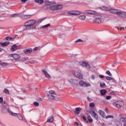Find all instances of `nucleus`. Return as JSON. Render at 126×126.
Wrapping results in <instances>:
<instances>
[{
  "mask_svg": "<svg viewBox=\"0 0 126 126\" xmlns=\"http://www.w3.org/2000/svg\"><path fill=\"white\" fill-rule=\"evenodd\" d=\"M36 23V20H31L26 22L24 24L25 27L27 30H33L36 29V27H33L34 24Z\"/></svg>",
  "mask_w": 126,
  "mask_h": 126,
  "instance_id": "nucleus-1",
  "label": "nucleus"
},
{
  "mask_svg": "<svg viewBox=\"0 0 126 126\" xmlns=\"http://www.w3.org/2000/svg\"><path fill=\"white\" fill-rule=\"evenodd\" d=\"M72 73L77 78H78V79H82L83 78V76H82V74L79 71L74 70L72 71Z\"/></svg>",
  "mask_w": 126,
  "mask_h": 126,
  "instance_id": "nucleus-2",
  "label": "nucleus"
},
{
  "mask_svg": "<svg viewBox=\"0 0 126 126\" xmlns=\"http://www.w3.org/2000/svg\"><path fill=\"white\" fill-rule=\"evenodd\" d=\"M63 7V5H54L51 6L50 8L51 10H59L62 9Z\"/></svg>",
  "mask_w": 126,
  "mask_h": 126,
  "instance_id": "nucleus-3",
  "label": "nucleus"
},
{
  "mask_svg": "<svg viewBox=\"0 0 126 126\" xmlns=\"http://www.w3.org/2000/svg\"><path fill=\"white\" fill-rule=\"evenodd\" d=\"M114 104L116 107L119 108H122V107H123L124 105H125L124 102L121 100L116 101Z\"/></svg>",
  "mask_w": 126,
  "mask_h": 126,
  "instance_id": "nucleus-4",
  "label": "nucleus"
},
{
  "mask_svg": "<svg viewBox=\"0 0 126 126\" xmlns=\"http://www.w3.org/2000/svg\"><path fill=\"white\" fill-rule=\"evenodd\" d=\"M79 84L80 85V86H82L83 87H88L91 86L89 83H85V82L83 80L80 81L79 82Z\"/></svg>",
  "mask_w": 126,
  "mask_h": 126,
  "instance_id": "nucleus-5",
  "label": "nucleus"
},
{
  "mask_svg": "<svg viewBox=\"0 0 126 126\" xmlns=\"http://www.w3.org/2000/svg\"><path fill=\"white\" fill-rule=\"evenodd\" d=\"M117 16L122 18H126V12H123L122 11H118L117 13Z\"/></svg>",
  "mask_w": 126,
  "mask_h": 126,
  "instance_id": "nucleus-6",
  "label": "nucleus"
},
{
  "mask_svg": "<svg viewBox=\"0 0 126 126\" xmlns=\"http://www.w3.org/2000/svg\"><path fill=\"white\" fill-rule=\"evenodd\" d=\"M90 115H91L92 117L94 118V119H95L96 121H98L99 120V117H98V115L95 113V111L94 110H92L91 112H90Z\"/></svg>",
  "mask_w": 126,
  "mask_h": 126,
  "instance_id": "nucleus-7",
  "label": "nucleus"
},
{
  "mask_svg": "<svg viewBox=\"0 0 126 126\" xmlns=\"http://www.w3.org/2000/svg\"><path fill=\"white\" fill-rule=\"evenodd\" d=\"M81 65L83 67H86V68H88L89 69H90V68H91V66H90V64L88 63V62H82Z\"/></svg>",
  "mask_w": 126,
  "mask_h": 126,
  "instance_id": "nucleus-8",
  "label": "nucleus"
},
{
  "mask_svg": "<svg viewBox=\"0 0 126 126\" xmlns=\"http://www.w3.org/2000/svg\"><path fill=\"white\" fill-rule=\"evenodd\" d=\"M9 57H11L14 59V60H19V59L21 58L20 55L17 54H10Z\"/></svg>",
  "mask_w": 126,
  "mask_h": 126,
  "instance_id": "nucleus-9",
  "label": "nucleus"
},
{
  "mask_svg": "<svg viewBox=\"0 0 126 126\" xmlns=\"http://www.w3.org/2000/svg\"><path fill=\"white\" fill-rule=\"evenodd\" d=\"M85 14H96L97 12L91 10H86L85 11Z\"/></svg>",
  "mask_w": 126,
  "mask_h": 126,
  "instance_id": "nucleus-10",
  "label": "nucleus"
},
{
  "mask_svg": "<svg viewBox=\"0 0 126 126\" xmlns=\"http://www.w3.org/2000/svg\"><path fill=\"white\" fill-rule=\"evenodd\" d=\"M31 16V15L23 14L22 15H20V17L22 19H28V18H30Z\"/></svg>",
  "mask_w": 126,
  "mask_h": 126,
  "instance_id": "nucleus-11",
  "label": "nucleus"
},
{
  "mask_svg": "<svg viewBox=\"0 0 126 126\" xmlns=\"http://www.w3.org/2000/svg\"><path fill=\"white\" fill-rule=\"evenodd\" d=\"M120 10L118 9H109V11L111 13H113L114 14H116L118 15V13Z\"/></svg>",
  "mask_w": 126,
  "mask_h": 126,
  "instance_id": "nucleus-12",
  "label": "nucleus"
},
{
  "mask_svg": "<svg viewBox=\"0 0 126 126\" xmlns=\"http://www.w3.org/2000/svg\"><path fill=\"white\" fill-rule=\"evenodd\" d=\"M71 15H78V14H81V12L79 11H71L69 12Z\"/></svg>",
  "mask_w": 126,
  "mask_h": 126,
  "instance_id": "nucleus-13",
  "label": "nucleus"
},
{
  "mask_svg": "<svg viewBox=\"0 0 126 126\" xmlns=\"http://www.w3.org/2000/svg\"><path fill=\"white\" fill-rule=\"evenodd\" d=\"M42 72H43L44 75L47 78H48V79H50L51 78V75L49 74L47 71H46L45 70H42Z\"/></svg>",
  "mask_w": 126,
  "mask_h": 126,
  "instance_id": "nucleus-14",
  "label": "nucleus"
},
{
  "mask_svg": "<svg viewBox=\"0 0 126 126\" xmlns=\"http://www.w3.org/2000/svg\"><path fill=\"white\" fill-rule=\"evenodd\" d=\"M9 45V42L6 41L5 42H0V47H6V46H8Z\"/></svg>",
  "mask_w": 126,
  "mask_h": 126,
  "instance_id": "nucleus-15",
  "label": "nucleus"
},
{
  "mask_svg": "<svg viewBox=\"0 0 126 126\" xmlns=\"http://www.w3.org/2000/svg\"><path fill=\"white\" fill-rule=\"evenodd\" d=\"M68 82L71 83V84H73L75 85H77V83H76V82H77V80H75L74 79H70L68 80Z\"/></svg>",
  "mask_w": 126,
  "mask_h": 126,
  "instance_id": "nucleus-16",
  "label": "nucleus"
},
{
  "mask_svg": "<svg viewBox=\"0 0 126 126\" xmlns=\"http://www.w3.org/2000/svg\"><path fill=\"white\" fill-rule=\"evenodd\" d=\"M81 110H82V108H79V107H76L75 108V113L77 115H79L80 114V112H81Z\"/></svg>",
  "mask_w": 126,
  "mask_h": 126,
  "instance_id": "nucleus-17",
  "label": "nucleus"
},
{
  "mask_svg": "<svg viewBox=\"0 0 126 126\" xmlns=\"http://www.w3.org/2000/svg\"><path fill=\"white\" fill-rule=\"evenodd\" d=\"M98 113L99 114V115H100L101 117H102V118H105V112L104 111H103V110H99L98 111Z\"/></svg>",
  "mask_w": 126,
  "mask_h": 126,
  "instance_id": "nucleus-18",
  "label": "nucleus"
},
{
  "mask_svg": "<svg viewBox=\"0 0 126 126\" xmlns=\"http://www.w3.org/2000/svg\"><path fill=\"white\" fill-rule=\"evenodd\" d=\"M18 49V46L16 45V44H14L11 47V50L13 52H14V51H16L17 49Z\"/></svg>",
  "mask_w": 126,
  "mask_h": 126,
  "instance_id": "nucleus-19",
  "label": "nucleus"
},
{
  "mask_svg": "<svg viewBox=\"0 0 126 126\" xmlns=\"http://www.w3.org/2000/svg\"><path fill=\"white\" fill-rule=\"evenodd\" d=\"M100 92L101 96H105V95H106V94L107 93V91L105 89H103L101 90Z\"/></svg>",
  "mask_w": 126,
  "mask_h": 126,
  "instance_id": "nucleus-20",
  "label": "nucleus"
},
{
  "mask_svg": "<svg viewBox=\"0 0 126 126\" xmlns=\"http://www.w3.org/2000/svg\"><path fill=\"white\" fill-rule=\"evenodd\" d=\"M100 9L104 10V11H109L110 10V8H109V7L104 6L101 7Z\"/></svg>",
  "mask_w": 126,
  "mask_h": 126,
  "instance_id": "nucleus-21",
  "label": "nucleus"
},
{
  "mask_svg": "<svg viewBox=\"0 0 126 126\" xmlns=\"http://www.w3.org/2000/svg\"><path fill=\"white\" fill-rule=\"evenodd\" d=\"M32 48L25 49V50H24V53L25 54H28V53H32Z\"/></svg>",
  "mask_w": 126,
  "mask_h": 126,
  "instance_id": "nucleus-22",
  "label": "nucleus"
},
{
  "mask_svg": "<svg viewBox=\"0 0 126 126\" xmlns=\"http://www.w3.org/2000/svg\"><path fill=\"white\" fill-rule=\"evenodd\" d=\"M94 21L95 23H100L101 22V17L95 18L94 20Z\"/></svg>",
  "mask_w": 126,
  "mask_h": 126,
  "instance_id": "nucleus-23",
  "label": "nucleus"
},
{
  "mask_svg": "<svg viewBox=\"0 0 126 126\" xmlns=\"http://www.w3.org/2000/svg\"><path fill=\"white\" fill-rule=\"evenodd\" d=\"M54 122V117L51 116L49 117L47 120V123H53Z\"/></svg>",
  "mask_w": 126,
  "mask_h": 126,
  "instance_id": "nucleus-24",
  "label": "nucleus"
},
{
  "mask_svg": "<svg viewBox=\"0 0 126 126\" xmlns=\"http://www.w3.org/2000/svg\"><path fill=\"white\" fill-rule=\"evenodd\" d=\"M120 122L123 123L124 124H126V118L122 117L119 120Z\"/></svg>",
  "mask_w": 126,
  "mask_h": 126,
  "instance_id": "nucleus-25",
  "label": "nucleus"
},
{
  "mask_svg": "<svg viewBox=\"0 0 126 126\" xmlns=\"http://www.w3.org/2000/svg\"><path fill=\"white\" fill-rule=\"evenodd\" d=\"M8 112L10 114V115H11L12 116H14L15 117H16V116H17V113H13L12 111H11V110H10V109H8Z\"/></svg>",
  "mask_w": 126,
  "mask_h": 126,
  "instance_id": "nucleus-26",
  "label": "nucleus"
},
{
  "mask_svg": "<svg viewBox=\"0 0 126 126\" xmlns=\"http://www.w3.org/2000/svg\"><path fill=\"white\" fill-rule=\"evenodd\" d=\"M47 96L48 97L49 99H50V100H54V99H55V96H54L53 94H47Z\"/></svg>",
  "mask_w": 126,
  "mask_h": 126,
  "instance_id": "nucleus-27",
  "label": "nucleus"
},
{
  "mask_svg": "<svg viewBox=\"0 0 126 126\" xmlns=\"http://www.w3.org/2000/svg\"><path fill=\"white\" fill-rule=\"evenodd\" d=\"M14 39H15L14 37L13 38L10 36H7L5 37V40H6V41H13Z\"/></svg>",
  "mask_w": 126,
  "mask_h": 126,
  "instance_id": "nucleus-28",
  "label": "nucleus"
},
{
  "mask_svg": "<svg viewBox=\"0 0 126 126\" xmlns=\"http://www.w3.org/2000/svg\"><path fill=\"white\" fill-rule=\"evenodd\" d=\"M16 117H17V118L19 119V120H20V121H23V117L20 114H17V115H16Z\"/></svg>",
  "mask_w": 126,
  "mask_h": 126,
  "instance_id": "nucleus-29",
  "label": "nucleus"
},
{
  "mask_svg": "<svg viewBox=\"0 0 126 126\" xmlns=\"http://www.w3.org/2000/svg\"><path fill=\"white\" fill-rule=\"evenodd\" d=\"M34 1L40 4H43V3H44V1L43 0H35Z\"/></svg>",
  "mask_w": 126,
  "mask_h": 126,
  "instance_id": "nucleus-30",
  "label": "nucleus"
},
{
  "mask_svg": "<svg viewBox=\"0 0 126 126\" xmlns=\"http://www.w3.org/2000/svg\"><path fill=\"white\" fill-rule=\"evenodd\" d=\"M79 19H80V20H84L85 18H86V16L85 15H80L78 17Z\"/></svg>",
  "mask_w": 126,
  "mask_h": 126,
  "instance_id": "nucleus-31",
  "label": "nucleus"
},
{
  "mask_svg": "<svg viewBox=\"0 0 126 126\" xmlns=\"http://www.w3.org/2000/svg\"><path fill=\"white\" fill-rule=\"evenodd\" d=\"M0 65L2 66H7V65H8V63L3 62L0 63Z\"/></svg>",
  "mask_w": 126,
  "mask_h": 126,
  "instance_id": "nucleus-32",
  "label": "nucleus"
},
{
  "mask_svg": "<svg viewBox=\"0 0 126 126\" xmlns=\"http://www.w3.org/2000/svg\"><path fill=\"white\" fill-rule=\"evenodd\" d=\"M100 86L102 88H105V87H106V84H105V83H100Z\"/></svg>",
  "mask_w": 126,
  "mask_h": 126,
  "instance_id": "nucleus-33",
  "label": "nucleus"
},
{
  "mask_svg": "<svg viewBox=\"0 0 126 126\" xmlns=\"http://www.w3.org/2000/svg\"><path fill=\"white\" fill-rule=\"evenodd\" d=\"M49 26H51V24H48L47 25H46L45 26H43L42 27H41L40 28H48V27H49Z\"/></svg>",
  "mask_w": 126,
  "mask_h": 126,
  "instance_id": "nucleus-34",
  "label": "nucleus"
},
{
  "mask_svg": "<svg viewBox=\"0 0 126 126\" xmlns=\"http://www.w3.org/2000/svg\"><path fill=\"white\" fill-rule=\"evenodd\" d=\"M81 118H82V119H83L84 121L85 122H86V123H88V121H87V120L86 119V117H85V116H83V115H81Z\"/></svg>",
  "mask_w": 126,
  "mask_h": 126,
  "instance_id": "nucleus-35",
  "label": "nucleus"
},
{
  "mask_svg": "<svg viewBox=\"0 0 126 126\" xmlns=\"http://www.w3.org/2000/svg\"><path fill=\"white\" fill-rule=\"evenodd\" d=\"M45 19H46V18H42L39 19L38 20V22H39V23H41V22H42L43 21H44Z\"/></svg>",
  "mask_w": 126,
  "mask_h": 126,
  "instance_id": "nucleus-36",
  "label": "nucleus"
},
{
  "mask_svg": "<svg viewBox=\"0 0 126 126\" xmlns=\"http://www.w3.org/2000/svg\"><path fill=\"white\" fill-rule=\"evenodd\" d=\"M106 80H112V81H114V79L112 77L107 76L106 77Z\"/></svg>",
  "mask_w": 126,
  "mask_h": 126,
  "instance_id": "nucleus-37",
  "label": "nucleus"
},
{
  "mask_svg": "<svg viewBox=\"0 0 126 126\" xmlns=\"http://www.w3.org/2000/svg\"><path fill=\"white\" fill-rule=\"evenodd\" d=\"M105 119H112L114 118V117H113V116L108 115L107 116H105Z\"/></svg>",
  "mask_w": 126,
  "mask_h": 126,
  "instance_id": "nucleus-38",
  "label": "nucleus"
},
{
  "mask_svg": "<svg viewBox=\"0 0 126 126\" xmlns=\"http://www.w3.org/2000/svg\"><path fill=\"white\" fill-rule=\"evenodd\" d=\"M106 73H107V74H108V75H109V76H112V73H111V72H110L109 70H107Z\"/></svg>",
  "mask_w": 126,
  "mask_h": 126,
  "instance_id": "nucleus-39",
  "label": "nucleus"
},
{
  "mask_svg": "<svg viewBox=\"0 0 126 126\" xmlns=\"http://www.w3.org/2000/svg\"><path fill=\"white\" fill-rule=\"evenodd\" d=\"M4 93H6V94H9V91L6 89H4Z\"/></svg>",
  "mask_w": 126,
  "mask_h": 126,
  "instance_id": "nucleus-40",
  "label": "nucleus"
},
{
  "mask_svg": "<svg viewBox=\"0 0 126 126\" xmlns=\"http://www.w3.org/2000/svg\"><path fill=\"white\" fill-rule=\"evenodd\" d=\"M2 104L3 107H6L7 106V103L5 101H3Z\"/></svg>",
  "mask_w": 126,
  "mask_h": 126,
  "instance_id": "nucleus-41",
  "label": "nucleus"
},
{
  "mask_svg": "<svg viewBox=\"0 0 126 126\" xmlns=\"http://www.w3.org/2000/svg\"><path fill=\"white\" fill-rule=\"evenodd\" d=\"M33 105L35 106V107H38V106H39V103L38 102H33Z\"/></svg>",
  "mask_w": 126,
  "mask_h": 126,
  "instance_id": "nucleus-42",
  "label": "nucleus"
},
{
  "mask_svg": "<svg viewBox=\"0 0 126 126\" xmlns=\"http://www.w3.org/2000/svg\"><path fill=\"white\" fill-rule=\"evenodd\" d=\"M112 98V96L111 95H107L106 97V100H110Z\"/></svg>",
  "mask_w": 126,
  "mask_h": 126,
  "instance_id": "nucleus-43",
  "label": "nucleus"
},
{
  "mask_svg": "<svg viewBox=\"0 0 126 126\" xmlns=\"http://www.w3.org/2000/svg\"><path fill=\"white\" fill-rule=\"evenodd\" d=\"M90 107H95V103H91L90 104Z\"/></svg>",
  "mask_w": 126,
  "mask_h": 126,
  "instance_id": "nucleus-44",
  "label": "nucleus"
},
{
  "mask_svg": "<svg viewBox=\"0 0 126 126\" xmlns=\"http://www.w3.org/2000/svg\"><path fill=\"white\" fill-rule=\"evenodd\" d=\"M79 42H83V40H82L81 39H78L76 41V43H79Z\"/></svg>",
  "mask_w": 126,
  "mask_h": 126,
  "instance_id": "nucleus-45",
  "label": "nucleus"
},
{
  "mask_svg": "<svg viewBox=\"0 0 126 126\" xmlns=\"http://www.w3.org/2000/svg\"><path fill=\"white\" fill-rule=\"evenodd\" d=\"M18 16V14H14L11 15V17H16Z\"/></svg>",
  "mask_w": 126,
  "mask_h": 126,
  "instance_id": "nucleus-46",
  "label": "nucleus"
},
{
  "mask_svg": "<svg viewBox=\"0 0 126 126\" xmlns=\"http://www.w3.org/2000/svg\"><path fill=\"white\" fill-rule=\"evenodd\" d=\"M49 93L50 94L53 95V94H55V92L54 91H50Z\"/></svg>",
  "mask_w": 126,
  "mask_h": 126,
  "instance_id": "nucleus-47",
  "label": "nucleus"
},
{
  "mask_svg": "<svg viewBox=\"0 0 126 126\" xmlns=\"http://www.w3.org/2000/svg\"><path fill=\"white\" fill-rule=\"evenodd\" d=\"M91 79H93V80H94V79H95V75H92L91 76Z\"/></svg>",
  "mask_w": 126,
  "mask_h": 126,
  "instance_id": "nucleus-48",
  "label": "nucleus"
},
{
  "mask_svg": "<svg viewBox=\"0 0 126 126\" xmlns=\"http://www.w3.org/2000/svg\"><path fill=\"white\" fill-rule=\"evenodd\" d=\"M28 58H23L22 60V62H26V61L27 60H28Z\"/></svg>",
  "mask_w": 126,
  "mask_h": 126,
  "instance_id": "nucleus-49",
  "label": "nucleus"
},
{
  "mask_svg": "<svg viewBox=\"0 0 126 126\" xmlns=\"http://www.w3.org/2000/svg\"><path fill=\"white\" fill-rule=\"evenodd\" d=\"M88 121L89 122V123H93V120H92V119H88Z\"/></svg>",
  "mask_w": 126,
  "mask_h": 126,
  "instance_id": "nucleus-50",
  "label": "nucleus"
},
{
  "mask_svg": "<svg viewBox=\"0 0 126 126\" xmlns=\"http://www.w3.org/2000/svg\"><path fill=\"white\" fill-rule=\"evenodd\" d=\"M99 77H100V78H101L102 79H103V78H104V75H99Z\"/></svg>",
  "mask_w": 126,
  "mask_h": 126,
  "instance_id": "nucleus-51",
  "label": "nucleus"
},
{
  "mask_svg": "<svg viewBox=\"0 0 126 126\" xmlns=\"http://www.w3.org/2000/svg\"><path fill=\"white\" fill-rule=\"evenodd\" d=\"M3 101V98L2 97H0V103H2Z\"/></svg>",
  "mask_w": 126,
  "mask_h": 126,
  "instance_id": "nucleus-52",
  "label": "nucleus"
},
{
  "mask_svg": "<svg viewBox=\"0 0 126 126\" xmlns=\"http://www.w3.org/2000/svg\"><path fill=\"white\" fill-rule=\"evenodd\" d=\"M92 99H91L90 97H88V101H89L90 102H91L92 101Z\"/></svg>",
  "mask_w": 126,
  "mask_h": 126,
  "instance_id": "nucleus-53",
  "label": "nucleus"
},
{
  "mask_svg": "<svg viewBox=\"0 0 126 126\" xmlns=\"http://www.w3.org/2000/svg\"><path fill=\"white\" fill-rule=\"evenodd\" d=\"M74 125H75V126H79V124L77 122H75Z\"/></svg>",
  "mask_w": 126,
  "mask_h": 126,
  "instance_id": "nucleus-54",
  "label": "nucleus"
},
{
  "mask_svg": "<svg viewBox=\"0 0 126 126\" xmlns=\"http://www.w3.org/2000/svg\"><path fill=\"white\" fill-rule=\"evenodd\" d=\"M105 112L107 114H108V113H109V110H108V109L107 108H105Z\"/></svg>",
  "mask_w": 126,
  "mask_h": 126,
  "instance_id": "nucleus-55",
  "label": "nucleus"
},
{
  "mask_svg": "<svg viewBox=\"0 0 126 126\" xmlns=\"http://www.w3.org/2000/svg\"><path fill=\"white\" fill-rule=\"evenodd\" d=\"M38 50V47H35L33 48V51H37Z\"/></svg>",
  "mask_w": 126,
  "mask_h": 126,
  "instance_id": "nucleus-56",
  "label": "nucleus"
},
{
  "mask_svg": "<svg viewBox=\"0 0 126 126\" xmlns=\"http://www.w3.org/2000/svg\"><path fill=\"white\" fill-rule=\"evenodd\" d=\"M2 51H4V50L3 49H2L1 48H0V53H2Z\"/></svg>",
  "mask_w": 126,
  "mask_h": 126,
  "instance_id": "nucleus-57",
  "label": "nucleus"
},
{
  "mask_svg": "<svg viewBox=\"0 0 126 126\" xmlns=\"http://www.w3.org/2000/svg\"><path fill=\"white\" fill-rule=\"evenodd\" d=\"M87 119H88V120L91 119V116L90 115H89L87 117Z\"/></svg>",
  "mask_w": 126,
  "mask_h": 126,
  "instance_id": "nucleus-58",
  "label": "nucleus"
},
{
  "mask_svg": "<svg viewBox=\"0 0 126 126\" xmlns=\"http://www.w3.org/2000/svg\"><path fill=\"white\" fill-rule=\"evenodd\" d=\"M28 0H21L22 2H25L26 1H27Z\"/></svg>",
  "mask_w": 126,
  "mask_h": 126,
  "instance_id": "nucleus-59",
  "label": "nucleus"
},
{
  "mask_svg": "<svg viewBox=\"0 0 126 126\" xmlns=\"http://www.w3.org/2000/svg\"><path fill=\"white\" fill-rule=\"evenodd\" d=\"M50 3L51 4H54V3H55V1H51V2H50Z\"/></svg>",
  "mask_w": 126,
  "mask_h": 126,
  "instance_id": "nucleus-60",
  "label": "nucleus"
},
{
  "mask_svg": "<svg viewBox=\"0 0 126 126\" xmlns=\"http://www.w3.org/2000/svg\"><path fill=\"white\" fill-rule=\"evenodd\" d=\"M105 123H102V124H101V126H105Z\"/></svg>",
  "mask_w": 126,
  "mask_h": 126,
  "instance_id": "nucleus-61",
  "label": "nucleus"
},
{
  "mask_svg": "<svg viewBox=\"0 0 126 126\" xmlns=\"http://www.w3.org/2000/svg\"><path fill=\"white\" fill-rule=\"evenodd\" d=\"M122 29H123V30H125V29L124 28V27L120 28V30H122Z\"/></svg>",
  "mask_w": 126,
  "mask_h": 126,
  "instance_id": "nucleus-62",
  "label": "nucleus"
},
{
  "mask_svg": "<svg viewBox=\"0 0 126 126\" xmlns=\"http://www.w3.org/2000/svg\"><path fill=\"white\" fill-rule=\"evenodd\" d=\"M22 90L23 92L25 93V90Z\"/></svg>",
  "mask_w": 126,
  "mask_h": 126,
  "instance_id": "nucleus-63",
  "label": "nucleus"
},
{
  "mask_svg": "<svg viewBox=\"0 0 126 126\" xmlns=\"http://www.w3.org/2000/svg\"><path fill=\"white\" fill-rule=\"evenodd\" d=\"M80 126H82V124L81 123L80 124Z\"/></svg>",
  "mask_w": 126,
  "mask_h": 126,
  "instance_id": "nucleus-64",
  "label": "nucleus"
}]
</instances>
